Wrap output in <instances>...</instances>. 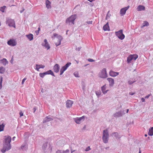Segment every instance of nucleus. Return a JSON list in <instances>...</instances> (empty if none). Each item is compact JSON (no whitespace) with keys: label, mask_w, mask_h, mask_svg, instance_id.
<instances>
[{"label":"nucleus","mask_w":153,"mask_h":153,"mask_svg":"<svg viewBox=\"0 0 153 153\" xmlns=\"http://www.w3.org/2000/svg\"><path fill=\"white\" fill-rule=\"evenodd\" d=\"M4 143L3 147L1 150L2 153L5 152L6 151L10 150L11 148L10 143L11 140V138L9 136H6L4 137Z\"/></svg>","instance_id":"nucleus-1"},{"label":"nucleus","mask_w":153,"mask_h":153,"mask_svg":"<svg viewBox=\"0 0 153 153\" xmlns=\"http://www.w3.org/2000/svg\"><path fill=\"white\" fill-rule=\"evenodd\" d=\"M53 39H54L55 42L56 46L59 45L61 44V42L62 39V37L56 33H54L53 36H52Z\"/></svg>","instance_id":"nucleus-2"},{"label":"nucleus","mask_w":153,"mask_h":153,"mask_svg":"<svg viewBox=\"0 0 153 153\" xmlns=\"http://www.w3.org/2000/svg\"><path fill=\"white\" fill-rule=\"evenodd\" d=\"M76 17L77 15L76 14L71 15L69 18L66 19V23L70 25V22H71L73 25H74V20L76 19Z\"/></svg>","instance_id":"nucleus-3"},{"label":"nucleus","mask_w":153,"mask_h":153,"mask_svg":"<svg viewBox=\"0 0 153 153\" xmlns=\"http://www.w3.org/2000/svg\"><path fill=\"white\" fill-rule=\"evenodd\" d=\"M109 134L107 130H104L103 131L102 136V140L103 142L105 143H107L108 142V138Z\"/></svg>","instance_id":"nucleus-4"},{"label":"nucleus","mask_w":153,"mask_h":153,"mask_svg":"<svg viewBox=\"0 0 153 153\" xmlns=\"http://www.w3.org/2000/svg\"><path fill=\"white\" fill-rule=\"evenodd\" d=\"M138 57V56L137 54L131 55L129 56L127 59L128 63H129L132 60H135Z\"/></svg>","instance_id":"nucleus-5"},{"label":"nucleus","mask_w":153,"mask_h":153,"mask_svg":"<svg viewBox=\"0 0 153 153\" xmlns=\"http://www.w3.org/2000/svg\"><path fill=\"white\" fill-rule=\"evenodd\" d=\"M116 35L121 40L125 38V35L123 33V30H120L119 31L115 32Z\"/></svg>","instance_id":"nucleus-6"},{"label":"nucleus","mask_w":153,"mask_h":153,"mask_svg":"<svg viewBox=\"0 0 153 153\" xmlns=\"http://www.w3.org/2000/svg\"><path fill=\"white\" fill-rule=\"evenodd\" d=\"M107 73L105 68H103L101 71L99 75L100 77L102 78H105L107 77Z\"/></svg>","instance_id":"nucleus-7"},{"label":"nucleus","mask_w":153,"mask_h":153,"mask_svg":"<svg viewBox=\"0 0 153 153\" xmlns=\"http://www.w3.org/2000/svg\"><path fill=\"white\" fill-rule=\"evenodd\" d=\"M6 23L10 27H15V22L14 20L9 19L7 20Z\"/></svg>","instance_id":"nucleus-8"},{"label":"nucleus","mask_w":153,"mask_h":153,"mask_svg":"<svg viewBox=\"0 0 153 153\" xmlns=\"http://www.w3.org/2000/svg\"><path fill=\"white\" fill-rule=\"evenodd\" d=\"M71 63H67L64 66L62 67L61 68L60 71V75H61L65 71L68 67L71 65Z\"/></svg>","instance_id":"nucleus-9"},{"label":"nucleus","mask_w":153,"mask_h":153,"mask_svg":"<svg viewBox=\"0 0 153 153\" xmlns=\"http://www.w3.org/2000/svg\"><path fill=\"white\" fill-rule=\"evenodd\" d=\"M85 117L84 116H82L80 117L74 118V120L76 123L80 124L81 121H83L84 120Z\"/></svg>","instance_id":"nucleus-10"},{"label":"nucleus","mask_w":153,"mask_h":153,"mask_svg":"<svg viewBox=\"0 0 153 153\" xmlns=\"http://www.w3.org/2000/svg\"><path fill=\"white\" fill-rule=\"evenodd\" d=\"M129 7V6H128L127 7L121 9L120 13L121 16H123L125 14L126 11L128 9Z\"/></svg>","instance_id":"nucleus-11"},{"label":"nucleus","mask_w":153,"mask_h":153,"mask_svg":"<svg viewBox=\"0 0 153 153\" xmlns=\"http://www.w3.org/2000/svg\"><path fill=\"white\" fill-rule=\"evenodd\" d=\"M42 45L43 46L45 47V48L47 49V50L50 48V45L47 41V40L46 39L44 40V42L42 43Z\"/></svg>","instance_id":"nucleus-12"},{"label":"nucleus","mask_w":153,"mask_h":153,"mask_svg":"<svg viewBox=\"0 0 153 153\" xmlns=\"http://www.w3.org/2000/svg\"><path fill=\"white\" fill-rule=\"evenodd\" d=\"M7 44L10 45L14 46L16 45V42L14 39H11L8 41Z\"/></svg>","instance_id":"nucleus-13"},{"label":"nucleus","mask_w":153,"mask_h":153,"mask_svg":"<svg viewBox=\"0 0 153 153\" xmlns=\"http://www.w3.org/2000/svg\"><path fill=\"white\" fill-rule=\"evenodd\" d=\"M73 103V102L70 100H68L66 102V106L67 108L71 107Z\"/></svg>","instance_id":"nucleus-14"},{"label":"nucleus","mask_w":153,"mask_h":153,"mask_svg":"<svg viewBox=\"0 0 153 153\" xmlns=\"http://www.w3.org/2000/svg\"><path fill=\"white\" fill-rule=\"evenodd\" d=\"M109 74L110 76L112 77H115L118 75L119 74V73L115 72L112 71H111L109 72Z\"/></svg>","instance_id":"nucleus-15"},{"label":"nucleus","mask_w":153,"mask_h":153,"mask_svg":"<svg viewBox=\"0 0 153 153\" xmlns=\"http://www.w3.org/2000/svg\"><path fill=\"white\" fill-rule=\"evenodd\" d=\"M107 80L109 83V85L112 86L114 84V80L111 78H108L107 79Z\"/></svg>","instance_id":"nucleus-16"},{"label":"nucleus","mask_w":153,"mask_h":153,"mask_svg":"<svg viewBox=\"0 0 153 153\" xmlns=\"http://www.w3.org/2000/svg\"><path fill=\"white\" fill-rule=\"evenodd\" d=\"M107 87L106 85H103L101 87V90L102 92L104 94H106L107 92L109 91L108 89H107Z\"/></svg>","instance_id":"nucleus-17"},{"label":"nucleus","mask_w":153,"mask_h":153,"mask_svg":"<svg viewBox=\"0 0 153 153\" xmlns=\"http://www.w3.org/2000/svg\"><path fill=\"white\" fill-rule=\"evenodd\" d=\"M53 69L54 72L58 73L59 71V65L58 64L55 65L53 67Z\"/></svg>","instance_id":"nucleus-18"},{"label":"nucleus","mask_w":153,"mask_h":153,"mask_svg":"<svg viewBox=\"0 0 153 153\" xmlns=\"http://www.w3.org/2000/svg\"><path fill=\"white\" fill-rule=\"evenodd\" d=\"M46 6L48 9L51 8V2L48 0H46L45 1Z\"/></svg>","instance_id":"nucleus-19"},{"label":"nucleus","mask_w":153,"mask_h":153,"mask_svg":"<svg viewBox=\"0 0 153 153\" xmlns=\"http://www.w3.org/2000/svg\"><path fill=\"white\" fill-rule=\"evenodd\" d=\"M145 7L143 5H140L138 6L137 8V10L138 11H140L142 10H145Z\"/></svg>","instance_id":"nucleus-20"},{"label":"nucleus","mask_w":153,"mask_h":153,"mask_svg":"<svg viewBox=\"0 0 153 153\" xmlns=\"http://www.w3.org/2000/svg\"><path fill=\"white\" fill-rule=\"evenodd\" d=\"M45 66L42 65H36V70H37L38 71H39V69L40 68H44L45 67Z\"/></svg>","instance_id":"nucleus-21"},{"label":"nucleus","mask_w":153,"mask_h":153,"mask_svg":"<svg viewBox=\"0 0 153 153\" xmlns=\"http://www.w3.org/2000/svg\"><path fill=\"white\" fill-rule=\"evenodd\" d=\"M103 30L105 31L108 30L109 29L108 23H107L103 27Z\"/></svg>","instance_id":"nucleus-22"},{"label":"nucleus","mask_w":153,"mask_h":153,"mask_svg":"<svg viewBox=\"0 0 153 153\" xmlns=\"http://www.w3.org/2000/svg\"><path fill=\"white\" fill-rule=\"evenodd\" d=\"M26 36L30 41H31L33 39V35L32 34H30L28 35H27Z\"/></svg>","instance_id":"nucleus-23"},{"label":"nucleus","mask_w":153,"mask_h":153,"mask_svg":"<svg viewBox=\"0 0 153 153\" xmlns=\"http://www.w3.org/2000/svg\"><path fill=\"white\" fill-rule=\"evenodd\" d=\"M148 134L150 136H152L153 135V127H152L149 130Z\"/></svg>","instance_id":"nucleus-24"},{"label":"nucleus","mask_w":153,"mask_h":153,"mask_svg":"<svg viewBox=\"0 0 153 153\" xmlns=\"http://www.w3.org/2000/svg\"><path fill=\"white\" fill-rule=\"evenodd\" d=\"M122 116V114L121 112H118L114 114V116L115 117H118L121 116Z\"/></svg>","instance_id":"nucleus-25"},{"label":"nucleus","mask_w":153,"mask_h":153,"mask_svg":"<svg viewBox=\"0 0 153 153\" xmlns=\"http://www.w3.org/2000/svg\"><path fill=\"white\" fill-rule=\"evenodd\" d=\"M52 119L51 118H49L48 117H46L45 120L43 121V122H46L48 121H51L52 120Z\"/></svg>","instance_id":"nucleus-26"},{"label":"nucleus","mask_w":153,"mask_h":153,"mask_svg":"<svg viewBox=\"0 0 153 153\" xmlns=\"http://www.w3.org/2000/svg\"><path fill=\"white\" fill-rule=\"evenodd\" d=\"M46 75L50 74L52 76H54L53 72L51 70H49V71L46 72Z\"/></svg>","instance_id":"nucleus-27"},{"label":"nucleus","mask_w":153,"mask_h":153,"mask_svg":"<svg viewBox=\"0 0 153 153\" xmlns=\"http://www.w3.org/2000/svg\"><path fill=\"white\" fill-rule=\"evenodd\" d=\"M4 125L3 123L0 124V131H2L4 130Z\"/></svg>","instance_id":"nucleus-28"},{"label":"nucleus","mask_w":153,"mask_h":153,"mask_svg":"<svg viewBox=\"0 0 153 153\" xmlns=\"http://www.w3.org/2000/svg\"><path fill=\"white\" fill-rule=\"evenodd\" d=\"M5 69L3 67L0 68V73L3 74L5 71Z\"/></svg>","instance_id":"nucleus-29"},{"label":"nucleus","mask_w":153,"mask_h":153,"mask_svg":"<svg viewBox=\"0 0 153 153\" xmlns=\"http://www.w3.org/2000/svg\"><path fill=\"white\" fill-rule=\"evenodd\" d=\"M46 75V72L43 73H40L39 74L40 76L42 78L44 76Z\"/></svg>","instance_id":"nucleus-30"},{"label":"nucleus","mask_w":153,"mask_h":153,"mask_svg":"<svg viewBox=\"0 0 153 153\" xmlns=\"http://www.w3.org/2000/svg\"><path fill=\"white\" fill-rule=\"evenodd\" d=\"M101 93L100 91H97L96 92V94L98 96V97H99V96H100Z\"/></svg>","instance_id":"nucleus-31"},{"label":"nucleus","mask_w":153,"mask_h":153,"mask_svg":"<svg viewBox=\"0 0 153 153\" xmlns=\"http://www.w3.org/2000/svg\"><path fill=\"white\" fill-rule=\"evenodd\" d=\"M149 25V23L147 21H145L143 23V26H148Z\"/></svg>","instance_id":"nucleus-32"},{"label":"nucleus","mask_w":153,"mask_h":153,"mask_svg":"<svg viewBox=\"0 0 153 153\" xmlns=\"http://www.w3.org/2000/svg\"><path fill=\"white\" fill-rule=\"evenodd\" d=\"M74 75L76 77H79V74L78 72H75L74 73Z\"/></svg>","instance_id":"nucleus-33"},{"label":"nucleus","mask_w":153,"mask_h":153,"mask_svg":"<svg viewBox=\"0 0 153 153\" xmlns=\"http://www.w3.org/2000/svg\"><path fill=\"white\" fill-rule=\"evenodd\" d=\"M69 150L67 149L65 151H63L62 153H69Z\"/></svg>","instance_id":"nucleus-34"},{"label":"nucleus","mask_w":153,"mask_h":153,"mask_svg":"<svg viewBox=\"0 0 153 153\" xmlns=\"http://www.w3.org/2000/svg\"><path fill=\"white\" fill-rule=\"evenodd\" d=\"M112 134L113 136H114L115 137H117V136L118 135V134L117 133L114 132Z\"/></svg>","instance_id":"nucleus-35"},{"label":"nucleus","mask_w":153,"mask_h":153,"mask_svg":"<svg viewBox=\"0 0 153 153\" xmlns=\"http://www.w3.org/2000/svg\"><path fill=\"white\" fill-rule=\"evenodd\" d=\"M109 12V11H108V14H107V15H106V19H108V18H110V16H108V15Z\"/></svg>","instance_id":"nucleus-36"},{"label":"nucleus","mask_w":153,"mask_h":153,"mask_svg":"<svg viewBox=\"0 0 153 153\" xmlns=\"http://www.w3.org/2000/svg\"><path fill=\"white\" fill-rule=\"evenodd\" d=\"M91 149L90 148V146H88V147H87L86 149H85V151H88L90 150Z\"/></svg>","instance_id":"nucleus-37"},{"label":"nucleus","mask_w":153,"mask_h":153,"mask_svg":"<svg viewBox=\"0 0 153 153\" xmlns=\"http://www.w3.org/2000/svg\"><path fill=\"white\" fill-rule=\"evenodd\" d=\"M26 79H27V78H25L22 80V85H23L24 83L25 80H26Z\"/></svg>","instance_id":"nucleus-38"},{"label":"nucleus","mask_w":153,"mask_h":153,"mask_svg":"<svg viewBox=\"0 0 153 153\" xmlns=\"http://www.w3.org/2000/svg\"><path fill=\"white\" fill-rule=\"evenodd\" d=\"M19 114L20 115V117H21L23 116V113L21 111L19 112Z\"/></svg>","instance_id":"nucleus-39"},{"label":"nucleus","mask_w":153,"mask_h":153,"mask_svg":"<svg viewBox=\"0 0 153 153\" xmlns=\"http://www.w3.org/2000/svg\"><path fill=\"white\" fill-rule=\"evenodd\" d=\"M88 61L89 62H94V60L92 59H88Z\"/></svg>","instance_id":"nucleus-40"},{"label":"nucleus","mask_w":153,"mask_h":153,"mask_svg":"<svg viewBox=\"0 0 153 153\" xmlns=\"http://www.w3.org/2000/svg\"><path fill=\"white\" fill-rule=\"evenodd\" d=\"M135 81H128V84L130 85L131 84L133 83Z\"/></svg>","instance_id":"nucleus-41"},{"label":"nucleus","mask_w":153,"mask_h":153,"mask_svg":"<svg viewBox=\"0 0 153 153\" xmlns=\"http://www.w3.org/2000/svg\"><path fill=\"white\" fill-rule=\"evenodd\" d=\"M92 22H93L92 21H90L88 22H87V23L88 24H92Z\"/></svg>","instance_id":"nucleus-42"},{"label":"nucleus","mask_w":153,"mask_h":153,"mask_svg":"<svg viewBox=\"0 0 153 153\" xmlns=\"http://www.w3.org/2000/svg\"><path fill=\"white\" fill-rule=\"evenodd\" d=\"M141 101L142 102H144L145 101V100L144 98H141Z\"/></svg>","instance_id":"nucleus-43"},{"label":"nucleus","mask_w":153,"mask_h":153,"mask_svg":"<svg viewBox=\"0 0 153 153\" xmlns=\"http://www.w3.org/2000/svg\"><path fill=\"white\" fill-rule=\"evenodd\" d=\"M135 94L134 93L130 92L129 94L130 95H132Z\"/></svg>","instance_id":"nucleus-44"},{"label":"nucleus","mask_w":153,"mask_h":153,"mask_svg":"<svg viewBox=\"0 0 153 153\" xmlns=\"http://www.w3.org/2000/svg\"><path fill=\"white\" fill-rule=\"evenodd\" d=\"M2 61H5V64L6 63V62H7V60H6V59H3L2 60Z\"/></svg>","instance_id":"nucleus-45"},{"label":"nucleus","mask_w":153,"mask_h":153,"mask_svg":"<svg viewBox=\"0 0 153 153\" xmlns=\"http://www.w3.org/2000/svg\"><path fill=\"white\" fill-rule=\"evenodd\" d=\"M39 30H36L35 31V32L36 33L37 35L39 33Z\"/></svg>","instance_id":"nucleus-46"},{"label":"nucleus","mask_w":153,"mask_h":153,"mask_svg":"<svg viewBox=\"0 0 153 153\" xmlns=\"http://www.w3.org/2000/svg\"><path fill=\"white\" fill-rule=\"evenodd\" d=\"M150 95H149L146 96L145 97V98H149V96H150Z\"/></svg>","instance_id":"nucleus-47"},{"label":"nucleus","mask_w":153,"mask_h":153,"mask_svg":"<svg viewBox=\"0 0 153 153\" xmlns=\"http://www.w3.org/2000/svg\"><path fill=\"white\" fill-rule=\"evenodd\" d=\"M56 153H61V152L60 151L58 150L56 152Z\"/></svg>","instance_id":"nucleus-48"},{"label":"nucleus","mask_w":153,"mask_h":153,"mask_svg":"<svg viewBox=\"0 0 153 153\" xmlns=\"http://www.w3.org/2000/svg\"><path fill=\"white\" fill-rule=\"evenodd\" d=\"M141 153V151L140 150V148H139V153Z\"/></svg>","instance_id":"nucleus-49"},{"label":"nucleus","mask_w":153,"mask_h":153,"mask_svg":"<svg viewBox=\"0 0 153 153\" xmlns=\"http://www.w3.org/2000/svg\"><path fill=\"white\" fill-rule=\"evenodd\" d=\"M47 144L45 143L43 145V146H47Z\"/></svg>","instance_id":"nucleus-50"},{"label":"nucleus","mask_w":153,"mask_h":153,"mask_svg":"<svg viewBox=\"0 0 153 153\" xmlns=\"http://www.w3.org/2000/svg\"><path fill=\"white\" fill-rule=\"evenodd\" d=\"M16 137H13V140H15V138Z\"/></svg>","instance_id":"nucleus-51"},{"label":"nucleus","mask_w":153,"mask_h":153,"mask_svg":"<svg viewBox=\"0 0 153 153\" xmlns=\"http://www.w3.org/2000/svg\"><path fill=\"white\" fill-rule=\"evenodd\" d=\"M75 151V150L72 151V150H71V153H72L73 152H74Z\"/></svg>","instance_id":"nucleus-52"},{"label":"nucleus","mask_w":153,"mask_h":153,"mask_svg":"<svg viewBox=\"0 0 153 153\" xmlns=\"http://www.w3.org/2000/svg\"><path fill=\"white\" fill-rule=\"evenodd\" d=\"M129 110L128 109H127V113H128V111Z\"/></svg>","instance_id":"nucleus-53"},{"label":"nucleus","mask_w":153,"mask_h":153,"mask_svg":"<svg viewBox=\"0 0 153 153\" xmlns=\"http://www.w3.org/2000/svg\"><path fill=\"white\" fill-rule=\"evenodd\" d=\"M40 30V27H39L38 28V30H39V31Z\"/></svg>","instance_id":"nucleus-54"},{"label":"nucleus","mask_w":153,"mask_h":153,"mask_svg":"<svg viewBox=\"0 0 153 153\" xmlns=\"http://www.w3.org/2000/svg\"><path fill=\"white\" fill-rule=\"evenodd\" d=\"M80 49V48H78V50L79 51Z\"/></svg>","instance_id":"nucleus-55"},{"label":"nucleus","mask_w":153,"mask_h":153,"mask_svg":"<svg viewBox=\"0 0 153 153\" xmlns=\"http://www.w3.org/2000/svg\"><path fill=\"white\" fill-rule=\"evenodd\" d=\"M34 111H36V109L35 108H34Z\"/></svg>","instance_id":"nucleus-56"},{"label":"nucleus","mask_w":153,"mask_h":153,"mask_svg":"<svg viewBox=\"0 0 153 153\" xmlns=\"http://www.w3.org/2000/svg\"><path fill=\"white\" fill-rule=\"evenodd\" d=\"M145 137H147V135L146 134H145Z\"/></svg>","instance_id":"nucleus-57"},{"label":"nucleus","mask_w":153,"mask_h":153,"mask_svg":"<svg viewBox=\"0 0 153 153\" xmlns=\"http://www.w3.org/2000/svg\"><path fill=\"white\" fill-rule=\"evenodd\" d=\"M24 147V146H21V147L22 148V147Z\"/></svg>","instance_id":"nucleus-58"},{"label":"nucleus","mask_w":153,"mask_h":153,"mask_svg":"<svg viewBox=\"0 0 153 153\" xmlns=\"http://www.w3.org/2000/svg\"><path fill=\"white\" fill-rule=\"evenodd\" d=\"M3 7H4V8H5L6 7V6H4Z\"/></svg>","instance_id":"nucleus-59"},{"label":"nucleus","mask_w":153,"mask_h":153,"mask_svg":"<svg viewBox=\"0 0 153 153\" xmlns=\"http://www.w3.org/2000/svg\"><path fill=\"white\" fill-rule=\"evenodd\" d=\"M2 12H4V10H2Z\"/></svg>","instance_id":"nucleus-60"}]
</instances>
